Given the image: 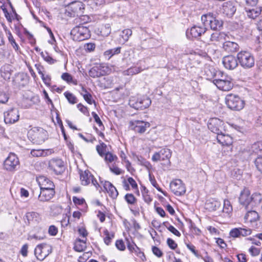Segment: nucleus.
Wrapping results in <instances>:
<instances>
[{
    "label": "nucleus",
    "mask_w": 262,
    "mask_h": 262,
    "mask_svg": "<svg viewBox=\"0 0 262 262\" xmlns=\"http://www.w3.org/2000/svg\"><path fill=\"white\" fill-rule=\"evenodd\" d=\"M247 15L248 17L255 19L258 16L261 12V7H257L256 6L254 7H245Z\"/></svg>",
    "instance_id": "nucleus-22"
},
{
    "label": "nucleus",
    "mask_w": 262,
    "mask_h": 262,
    "mask_svg": "<svg viewBox=\"0 0 262 262\" xmlns=\"http://www.w3.org/2000/svg\"><path fill=\"white\" fill-rule=\"evenodd\" d=\"M92 115L95 122L99 125V126L100 127L102 126L104 128V126L103 125V123H102L101 120H100L99 117L98 116V115L94 112H92Z\"/></svg>",
    "instance_id": "nucleus-60"
},
{
    "label": "nucleus",
    "mask_w": 262,
    "mask_h": 262,
    "mask_svg": "<svg viewBox=\"0 0 262 262\" xmlns=\"http://www.w3.org/2000/svg\"><path fill=\"white\" fill-rule=\"evenodd\" d=\"M130 127L135 132L143 134L145 132L147 128L150 127V124L147 122L137 120L134 122H130Z\"/></svg>",
    "instance_id": "nucleus-17"
},
{
    "label": "nucleus",
    "mask_w": 262,
    "mask_h": 262,
    "mask_svg": "<svg viewBox=\"0 0 262 262\" xmlns=\"http://www.w3.org/2000/svg\"><path fill=\"white\" fill-rule=\"evenodd\" d=\"M104 160L105 161V162H109V163H111L113 161H115L118 159L116 155L113 154L112 153H111L109 151H107L104 154Z\"/></svg>",
    "instance_id": "nucleus-40"
},
{
    "label": "nucleus",
    "mask_w": 262,
    "mask_h": 262,
    "mask_svg": "<svg viewBox=\"0 0 262 262\" xmlns=\"http://www.w3.org/2000/svg\"><path fill=\"white\" fill-rule=\"evenodd\" d=\"M236 7L234 3L228 1L223 4L222 9V12L227 16L232 17L236 11Z\"/></svg>",
    "instance_id": "nucleus-20"
},
{
    "label": "nucleus",
    "mask_w": 262,
    "mask_h": 262,
    "mask_svg": "<svg viewBox=\"0 0 262 262\" xmlns=\"http://www.w3.org/2000/svg\"><path fill=\"white\" fill-rule=\"evenodd\" d=\"M232 210V207L230 202L228 200H225L224 202L223 211L229 213Z\"/></svg>",
    "instance_id": "nucleus-45"
},
{
    "label": "nucleus",
    "mask_w": 262,
    "mask_h": 262,
    "mask_svg": "<svg viewBox=\"0 0 262 262\" xmlns=\"http://www.w3.org/2000/svg\"><path fill=\"white\" fill-rule=\"evenodd\" d=\"M39 183L40 186H45L44 184H46V187L47 188H54V185L53 183L48 178L45 177H40L39 178Z\"/></svg>",
    "instance_id": "nucleus-35"
},
{
    "label": "nucleus",
    "mask_w": 262,
    "mask_h": 262,
    "mask_svg": "<svg viewBox=\"0 0 262 262\" xmlns=\"http://www.w3.org/2000/svg\"><path fill=\"white\" fill-rule=\"evenodd\" d=\"M61 78L63 80L67 81L68 83L72 82V81H73V77H72V76H71V75H70L68 73H63L62 74V75H61Z\"/></svg>",
    "instance_id": "nucleus-56"
},
{
    "label": "nucleus",
    "mask_w": 262,
    "mask_h": 262,
    "mask_svg": "<svg viewBox=\"0 0 262 262\" xmlns=\"http://www.w3.org/2000/svg\"><path fill=\"white\" fill-rule=\"evenodd\" d=\"M104 234L105 235V237L104 238V242L107 245H109L111 243V240L114 237V233H110L107 230H105L103 232Z\"/></svg>",
    "instance_id": "nucleus-39"
},
{
    "label": "nucleus",
    "mask_w": 262,
    "mask_h": 262,
    "mask_svg": "<svg viewBox=\"0 0 262 262\" xmlns=\"http://www.w3.org/2000/svg\"><path fill=\"white\" fill-rule=\"evenodd\" d=\"M70 215H68V214H65V216L63 217L62 220L61 221V223L62 226H67L70 223Z\"/></svg>",
    "instance_id": "nucleus-64"
},
{
    "label": "nucleus",
    "mask_w": 262,
    "mask_h": 262,
    "mask_svg": "<svg viewBox=\"0 0 262 262\" xmlns=\"http://www.w3.org/2000/svg\"><path fill=\"white\" fill-rule=\"evenodd\" d=\"M201 21L206 28L210 27L213 30L220 31L223 27V21L217 19L213 13L203 14L201 16Z\"/></svg>",
    "instance_id": "nucleus-2"
},
{
    "label": "nucleus",
    "mask_w": 262,
    "mask_h": 262,
    "mask_svg": "<svg viewBox=\"0 0 262 262\" xmlns=\"http://www.w3.org/2000/svg\"><path fill=\"white\" fill-rule=\"evenodd\" d=\"M132 35V31L131 29H126L122 30L120 35V36L121 37V38L120 39V42L124 43L125 42L127 41Z\"/></svg>",
    "instance_id": "nucleus-32"
},
{
    "label": "nucleus",
    "mask_w": 262,
    "mask_h": 262,
    "mask_svg": "<svg viewBox=\"0 0 262 262\" xmlns=\"http://www.w3.org/2000/svg\"><path fill=\"white\" fill-rule=\"evenodd\" d=\"M84 48L86 51L91 52L95 50L96 45L92 42L85 43L84 46Z\"/></svg>",
    "instance_id": "nucleus-51"
},
{
    "label": "nucleus",
    "mask_w": 262,
    "mask_h": 262,
    "mask_svg": "<svg viewBox=\"0 0 262 262\" xmlns=\"http://www.w3.org/2000/svg\"><path fill=\"white\" fill-rule=\"evenodd\" d=\"M229 38L228 36L225 35L224 33H221L216 32L215 33H213L211 34L210 37L209 38V41H219L221 40L222 38Z\"/></svg>",
    "instance_id": "nucleus-34"
},
{
    "label": "nucleus",
    "mask_w": 262,
    "mask_h": 262,
    "mask_svg": "<svg viewBox=\"0 0 262 262\" xmlns=\"http://www.w3.org/2000/svg\"><path fill=\"white\" fill-rule=\"evenodd\" d=\"M80 179L82 185H88L91 183V180L93 175L88 170L83 171L79 170Z\"/></svg>",
    "instance_id": "nucleus-24"
},
{
    "label": "nucleus",
    "mask_w": 262,
    "mask_h": 262,
    "mask_svg": "<svg viewBox=\"0 0 262 262\" xmlns=\"http://www.w3.org/2000/svg\"><path fill=\"white\" fill-rule=\"evenodd\" d=\"M45 186H40V193L38 195V200L40 202H48L54 196L55 192L54 188H47L46 184Z\"/></svg>",
    "instance_id": "nucleus-12"
},
{
    "label": "nucleus",
    "mask_w": 262,
    "mask_h": 262,
    "mask_svg": "<svg viewBox=\"0 0 262 262\" xmlns=\"http://www.w3.org/2000/svg\"><path fill=\"white\" fill-rule=\"evenodd\" d=\"M111 32V26L110 24H106L101 28V33L103 36H107Z\"/></svg>",
    "instance_id": "nucleus-43"
},
{
    "label": "nucleus",
    "mask_w": 262,
    "mask_h": 262,
    "mask_svg": "<svg viewBox=\"0 0 262 262\" xmlns=\"http://www.w3.org/2000/svg\"><path fill=\"white\" fill-rule=\"evenodd\" d=\"M152 252L158 257H161L163 255L162 251L156 246L152 247Z\"/></svg>",
    "instance_id": "nucleus-53"
},
{
    "label": "nucleus",
    "mask_w": 262,
    "mask_h": 262,
    "mask_svg": "<svg viewBox=\"0 0 262 262\" xmlns=\"http://www.w3.org/2000/svg\"><path fill=\"white\" fill-rule=\"evenodd\" d=\"M86 248V243H83L80 244L79 242H76L74 246V249L75 251L78 252H81L83 250H84L85 248Z\"/></svg>",
    "instance_id": "nucleus-49"
},
{
    "label": "nucleus",
    "mask_w": 262,
    "mask_h": 262,
    "mask_svg": "<svg viewBox=\"0 0 262 262\" xmlns=\"http://www.w3.org/2000/svg\"><path fill=\"white\" fill-rule=\"evenodd\" d=\"M246 1V7H255L258 2V0H245Z\"/></svg>",
    "instance_id": "nucleus-62"
},
{
    "label": "nucleus",
    "mask_w": 262,
    "mask_h": 262,
    "mask_svg": "<svg viewBox=\"0 0 262 262\" xmlns=\"http://www.w3.org/2000/svg\"><path fill=\"white\" fill-rule=\"evenodd\" d=\"M110 170L111 171L116 175H119L123 173L124 171L122 169H120L115 165H112V166H110Z\"/></svg>",
    "instance_id": "nucleus-48"
},
{
    "label": "nucleus",
    "mask_w": 262,
    "mask_h": 262,
    "mask_svg": "<svg viewBox=\"0 0 262 262\" xmlns=\"http://www.w3.org/2000/svg\"><path fill=\"white\" fill-rule=\"evenodd\" d=\"M126 240L127 241V248L130 251L133 252V250H135V249L140 251L139 248H138L134 243L132 242V243H131L128 238H126Z\"/></svg>",
    "instance_id": "nucleus-50"
},
{
    "label": "nucleus",
    "mask_w": 262,
    "mask_h": 262,
    "mask_svg": "<svg viewBox=\"0 0 262 262\" xmlns=\"http://www.w3.org/2000/svg\"><path fill=\"white\" fill-rule=\"evenodd\" d=\"M29 137L34 143L41 144L48 137L47 130L40 127H34L29 132Z\"/></svg>",
    "instance_id": "nucleus-3"
},
{
    "label": "nucleus",
    "mask_w": 262,
    "mask_h": 262,
    "mask_svg": "<svg viewBox=\"0 0 262 262\" xmlns=\"http://www.w3.org/2000/svg\"><path fill=\"white\" fill-rule=\"evenodd\" d=\"M227 38V37L225 38V41L223 43V49L229 53L237 52L239 48L238 45L235 42L228 40Z\"/></svg>",
    "instance_id": "nucleus-19"
},
{
    "label": "nucleus",
    "mask_w": 262,
    "mask_h": 262,
    "mask_svg": "<svg viewBox=\"0 0 262 262\" xmlns=\"http://www.w3.org/2000/svg\"><path fill=\"white\" fill-rule=\"evenodd\" d=\"M64 95L70 103L74 104L77 102V98L72 93L69 92H66L64 93Z\"/></svg>",
    "instance_id": "nucleus-38"
},
{
    "label": "nucleus",
    "mask_w": 262,
    "mask_h": 262,
    "mask_svg": "<svg viewBox=\"0 0 262 262\" xmlns=\"http://www.w3.org/2000/svg\"><path fill=\"white\" fill-rule=\"evenodd\" d=\"M26 219L27 220L28 224L31 223L36 224L39 222L40 218L39 214L35 212H28L26 214Z\"/></svg>",
    "instance_id": "nucleus-26"
},
{
    "label": "nucleus",
    "mask_w": 262,
    "mask_h": 262,
    "mask_svg": "<svg viewBox=\"0 0 262 262\" xmlns=\"http://www.w3.org/2000/svg\"><path fill=\"white\" fill-rule=\"evenodd\" d=\"M167 244L168 247L172 250H175L178 247L177 244L174 242V240L170 238H167Z\"/></svg>",
    "instance_id": "nucleus-52"
},
{
    "label": "nucleus",
    "mask_w": 262,
    "mask_h": 262,
    "mask_svg": "<svg viewBox=\"0 0 262 262\" xmlns=\"http://www.w3.org/2000/svg\"><path fill=\"white\" fill-rule=\"evenodd\" d=\"M207 209L210 211H215L220 208L221 203L214 199L209 200L206 204Z\"/></svg>",
    "instance_id": "nucleus-33"
},
{
    "label": "nucleus",
    "mask_w": 262,
    "mask_h": 262,
    "mask_svg": "<svg viewBox=\"0 0 262 262\" xmlns=\"http://www.w3.org/2000/svg\"><path fill=\"white\" fill-rule=\"evenodd\" d=\"M167 229L171 233H172L175 235L180 237L181 234L180 232L175 228L173 226L169 225L168 227H167Z\"/></svg>",
    "instance_id": "nucleus-57"
},
{
    "label": "nucleus",
    "mask_w": 262,
    "mask_h": 262,
    "mask_svg": "<svg viewBox=\"0 0 262 262\" xmlns=\"http://www.w3.org/2000/svg\"><path fill=\"white\" fill-rule=\"evenodd\" d=\"M232 80L230 76L222 74L220 78L214 79L213 83L219 89L223 91H229L233 87Z\"/></svg>",
    "instance_id": "nucleus-7"
},
{
    "label": "nucleus",
    "mask_w": 262,
    "mask_h": 262,
    "mask_svg": "<svg viewBox=\"0 0 262 262\" xmlns=\"http://www.w3.org/2000/svg\"><path fill=\"white\" fill-rule=\"evenodd\" d=\"M223 122L216 118H211L208 123V128L213 133L219 135L223 129Z\"/></svg>",
    "instance_id": "nucleus-16"
},
{
    "label": "nucleus",
    "mask_w": 262,
    "mask_h": 262,
    "mask_svg": "<svg viewBox=\"0 0 262 262\" xmlns=\"http://www.w3.org/2000/svg\"><path fill=\"white\" fill-rule=\"evenodd\" d=\"M19 164V161L16 155L10 153L4 162V167L7 171H12L17 169Z\"/></svg>",
    "instance_id": "nucleus-9"
},
{
    "label": "nucleus",
    "mask_w": 262,
    "mask_h": 262,
    "mask_svg": "<svg viewBox=\"0 0 262 262\" xmlns=\"http://www.w3.org/2000/svg\"><path fill=\"white\" fill-rule=\"evenodd\" d=\"M170 188L173 193L178 196L183 195L186 192L185 185L180 179L172 181L170 184Z\"/></svg>",
    "instance_id": "nucleus-14"
},
{
    "label": "nucleus",
    "mask_w": 262,
    "mask_h": 262,
    "mask_svg": "<svg viewBox=\"0 0 262 262\" xmlns=\"http://www.w3.org/2000/svg\"><path fill=\"white\" fill-rule=\"evenodd\" d=\"M171 156V152L168 148H163L158 152H156L152 156L151 159L154 162L158 161L166 160L167 164H170V158Z\"/></svg>",
    "instance_id": "nucleus-13"
},
{
    "label": "nucleus",
    "mask_w": 262,
    "mask_h": 262,
    "mask_svg": "<svg viewBox=\"0 0 262 262\" xmlns=\"http://www.w3.org/2000/svg\"><path fill=\"white\" fill-rule=\"evenodd\" d=\"M140 69L138 67H131L124 72L125 75H133L139 73Z\"/></svg>",
    "instance_id": "nucleus-42"
},
{
    "label": "nucleus",
    "mask_w": 262,
    "mask_h": 262,
    "mask_svg": "<svg viewBox=\"0 0 262 262\" xmlns=\"http://www.w3.org/2000/svg\"><path fill=\"white\" fill-rule=\"evenodd\" d=\"M9 99V97L5 93L0 92V103H5Z\"/></svg>",
    "instance_id": "nucleus-63"
},
{
    "label": "nucleus",
    "mask_w": 262,
    "mask_h": 262,
    "mask_svg": "<svg viewBox=\"0 0 262 262\" xmlns=\"http://www.w3.org/2000/svg\"><path fill=\"white\" fill-rule=\"evenodd\" d=\"M103 187L107 191L110 197L112 199H116L118 195V192L116 187L110 182L105 181Z\"/></svg>",
    "instance_id": "nucleus-23"
},
{
    "label": "nucleus",
    "mask_w": 262,
    "mask_h": 262,
    "mask_svg": "<svg viewBox=\"0 0 262 262\" xmlns=\"http://www.w3.org/2000/svg\"><path fill=\"white\" fill-rule=\"evenodd\" d=\"M207 31V28L202 24V26L194 25L190 30H187L186 32L187 37L191 39L193 38H199L202 34Z\"/></svg>",
    "instance_id": "nucleus-10"
},
{
    "label": "nucleus",
    "mask_w": 262,
    "mask_h": 262,
    "mask_svg": "<svg viewBox=\"0 0 262 262\" xmlns=\"http://www.w3.org/2000/svg\"><path fill=\"white\" fill-rule=\"evenodd\" d=\"M115 245L116 248L120 251H124L125 249V245L122 239L117 240L116 242Z\"/></svg>",
    "instance_id": "nucleus-54"
},
{
    "label": "nucleus",
    "mask_w": 262,
    "mask_h": 262,
    "mask_svg": "<svg viewBox=\"0 0 262 262\" xmlns=\"http://www.w3.org/2000/svg\"><path fill=\"white\" fill-rule=\"evenodd\" d=\"M204 71V75L206 76L207 79H211L216 75V70L210 65H205Z\"/></svg>",
    "instance_id": "nucleus-29"
},
{
    "label": "nucleus",
    "mask_w": 262,
    "mask_h": 262,
    "mask_svg": "<svg viewBox=\"0 0 262 262\" xmlns=\"http://www.w3.org/2000/svg\"><path fill=\"white\" fill-rule=\"evenodd\" d=\"M149 178L152 185L155 187L159 191L162 192L164 195H165V193L163 191L162 189L157 184L156 180L154 177H152L150 173L149 174Z\"/></svg>",
    "instance_id": "nucleus-46"
},
{
    "label": "nucleus",
    "mask_w": 262,
    "mask_h": 262,
    "mask_svg": "<svg viewBox=\"0 0 262 262\" xmlns=\"http://www.w3.org/2000/svg\"><path fill=\"white\" fill-rule=\"evenodd\" d=\"M121 48L120 47L107 50L103 53V56L106 59L109 60L113 56L120 53Z\"/></svg>",
    "instance_id": "nucleus-30"
},
{
    "label": "nucleus",
    "mask_w": 262,
    "mask_h": 262,
    "mask_svg": "<svg viewBox=\"0 0 262 262\" xmlns=\"http://www.w3.org/2000/svg\"><path fill=\"white\" fill-rule=\"evenodd\" d=\"M45 244L38 245L34 250V253L36 258L39 260H43L47 256L46 253H43L42 250L44 249Z\"/></svg>",
    "instance_id": "nucleus-28"
},
{
    "label": "nucleus",
    "mask_w": 262,
    "mask_h": 262,
    "mask_svg": "<svg viewBox=\"0 0 262 262\" xmlns=\"http://www.w3.org/2000/svg\"><path fill=\"white\" fill-rule=\"evenodd\" d=\"M151 101L149 98L143 96L137 98H133L129 100V105L136 110H144L149 106Z\"/></svg>",
    "instance_id": "nucleus-8"
},
{
    "label": "nucleus",
    "mask_w": 262,
    "mask_h": 262,
    "mask_svg": "<svg viewBox=\"0 0 262 262\" xmlns=\"http://www.w3.org/2000/svg\"><path fill=\"white\" fill-rule=\"evenodd\" d=\"M8 40L11 45L13 46V48L15 49V51H17L19 49V46L17 44V43L15 42V39H14L11 33L9 31L8 33Z\"/></svg>",
    "instance_id": "nucleus-47"
},
{
    "label": "nucleus",
    "mask_w": 262,
    "mask_h": 262,
    "mask_svg": "<svg viewBox=\"0 0 262 262\" xmlns=\"http://www.w3.org/2000/svg\"><path fill=\"white\" fill-rule=\"evenodd\" d=\"M249 252L250 253L252 256H256L259 255L260 253V249L255 247L252 246L249 249Z\"/></svg>",
    "instance_id": "nucleus-58"
},
{
    "label": "nucleus",
    "mask_w": 262,
    "mask_h": 262,
    "mask_svg": "<svg viewBox=\"0 0 262 262\" xmlns=\"http://www.w3.org/2000/svg\"><path fill=\"white\" fill-rule=\"evenodd\" d=\"M254 163L256 169L262 173V157H257L255 159Z\"/></svg>",
    "instance_id": "nucleus-44"
},
{
    "label": "nucleus",
    "mask_w": 262,
    "mask_h": 262,
    "mask_svg": "<svg viewBox=\"0 0 262 262\" xmlns=\"http://www.w3.org/2000/svg\"><path fill=\"white\" fill-rule=\"evenodd\" d=\"M225 99L227 106L232 110L240 111L245 106V101L237 95L228 94L226 96Z\"/></svg>",
    "instance_id": "nucleus-5"
},
{
    "label": "nucleus",
    "mask_w": 262,
    "mask_h": 262,
    "mask_svg": "<svg viewBox=\"0 0 262 262\" xmlns=\"http://www.w3.org/2000/svg\"><path fill=\"white\" fill-rule=\"evenodd\" d=\"M218 142L223 145H229L232 143V138L228 135L222 134V132L217 135Z\"/></svg>",
    "instance_id": "nucleus-27"
},
{
    "label": "nucleus",
    "mask_w": 262,
    "mask_h": 262,
    "mask_svg": "<svg viewBox=\"0 0 262 262\" xmlns=\"http://www.w3.org/2000/svg\"><path fill=\"white\" fill-rule=\"evenodd\" d=\"M230 235L233 237H238L241 236L239 228L232 229L230 232Z\"/></svg>",
    "instance_id": "nucleus-55"
},
{
    "label": "nucleus",
    "mask_w": 262,
    "mask_h": 262,
    "mask_svg": "<svg viewBox=\"0 0 262 262\" xmlns=\"http://www.w3.org/2000/svg\"><path fill=\"white\" fill-rule=\"evenodd\" d=\"M71 35L73 40L81 41L90 38L91 32L88 27L79 25L72 29Z\"/></svg>",
    "instance_id": "nucleus-4"
},
{
    "label": "nucleus",
    "mask_w": 262,
    "mask_h": 262,
    "mask_svg": "<svg viewBox=\"0 0 262 262\" xmlns=\"http://www.w3.org/2000/svg\"><path fill=\"white\" fill-rule=\"evenodd\" d=\"M19 112L16 108H12L4 113V121L6 124H12L19 120Z\"/></svg>",
    "instance_id": "nucleus-15"
},
{
    "label": "nucleus",
    "mask_w": 262,
    "mask_h": 262,
    "mask_svg": "<svg viewBox=\"0 0 262 262\" xmlns=\"http://www.w3.org/2000/svg\"><path fill=\"white\" fill-rule=\"evenodd\" d=\"M237 57L233 55H227L224 56L222 59V63L224 67L230 70L236 68L238 66Z\"/></svg>",
    "instance_id": "nucleus-18"
},
{
    "label": "nucleus",
    "mask_w": 262,
    "mask_h": 262,
    "mask_svg": "<svg viewBox=\"0 0 262 262\" xmlns=\"http://www.w3.org/2000/svg\"><path fill=\"white\" fill-rule=\"evenodd\" d=\"M237 59L239 65L245 69L251 68L254 66V58L249 52L242 51L238 53Z\"/></svg>",
    "instance_id": "nucleus-6"
},
{
    "label": "nucleus",
    "mask_w": 262,
    "mask_h": 262,
    "mask_svg": "<svg viewBox=\"0 0 262 262\" xmlns=\"http://www.w3.org/2000/svg\"><path fill=\"white\" fill-rule=\"evenodd\" d=\"M49 150H41V149H32L31 151V154L33 157H45L48 155V152Z\"/></svg>",
    "instance_id": "nucleus-37"
},
{
    "label": "nucleus",
    "mask_w": 262,
    "mask_h": 262,
    "mask_svg": "<svg viewBox=\"0 0 262 262\" xmlns=\"http://www.w3.org/2000/svg\"><path fill=\"white\" fill-rule=\"evenodd\" d=\"M48 232L50 235L55 236L58 232V229L54 225H51L49 228Z\"/></svg>",
    "instance_id": "nucleus-59"
},
{
    "label": "nucleus",
    "mask_w": 262,
    "mask_h": 262,
    "mask_svg": "<svg viewBox=\"0 0 262 262\" xmlns=\"http://www.w3.org/2000/svg\"><path fill=\"white\" fill-rule=\"evenodd\" d=\"M251 151L258 157H262V142L258 141L251 145Z\"/></svg>",
    "instance_id": "nucleus-31"
},
{
    "label": "nucleus",
    "mask_w": 262,
    "mask_h": 262,
    "mask_svg": "<svg viewBox=\"0 0 262 262\" xmlns=\"http://www.w3.org/2000/svg\"><path fill=\"white\" fill-rule=\"evenodd\" d=\"M104 68L101 65L95 66L89 71V75L93 78L102 76L106 73L105 70H104Z\"/></svg>",
    "instance_id": "nucleus-21"
},
{
    "label": "nucleus",
    "mask_w": 262,
    "mask_h": 262,
    "mask_svg": "<svg viewBox=\"0 0 262 262\" xmlns=\"http://www.w3.org/2000/svg\"><path fill=\"white\" fill-rule=\"evenodd\" d=\"M259 217V215L256 211L249 210L246 214L244 219L246 222L252 223L257 221Z\"/></svg>",
    "instance_id": "nucleus-25"
},
{
    "label": "nucleus",
    "mask_w": 262,
    "mask_h": 262,
    "mask_svg": "<svg viewBox=\"0 0 262 262\" xmlns=\"http://www.w3.org/2000/svg\"><path fill=\"white\" fill-rule=\"evenodd\" d=\"M82 92L81 93V95L83 96L84 99L89 104H92L93 103H95V101L92 100V96L91 94L83 87L82 88Z\"/></svg>",
    "instance_id": "nucleus-36"
},
{
    "label": "nucleus",
    "mask_w": 262,
    "mask_h": 262,
    "mask_svg": "<svg viewBox=\"0 0 262 262\" xmlns=\"http://www.w3.org/2000/svg\"><path fill=\"white\" fill-rule=\"evenodd\" d=\"M240 230V235L241 236H246L247 235H250L251 233V230L250 229H245V228H239Z\"/></svg>",
    "instance_id": "nucleus-61"
},
{
    "label": "nucleus",
    "mask_w": 262,
    "mask_h": 262,
    "mask_svg": "<svg viewBox=\"0 0 262 262\" xmlns=\"http://www.w3.org/2000/svg\"><path fill=\"white\" fill-rule=\"evenodd\" d=\"M125 200L129 205H134L137 202V199L132 193H127L124 196Z\"/></svg>",
    "instance_id": "nucleus-41"
},
{
    "label": "nucleus",
    "mask_w": 262,
    "mask_h": 262,
    "mask_svg": "<svg viewBox=\"0 0 262 262\" xmlns=\"http://www.w3.org/2000/svg\"><path fill=\"white\" fill-rule=\"evenodd\" d=\"M238 200L239 203L245 206L246 209L248 210L249 208H252L259 204L262 198L258 193H254L251 195L249 190L245 188L241 192Z\"/></svg>",
    "instance_id": "nucleus-1"
},
{
    "label": "nucleus",
    "mask_w": 262,
    "mask_h": 262,
    "mask_svg": "<svg viewBox=\"0 0 262 262\" xmlns=\"http://www.w3.org/2000/svg\"><path fill=\"white\" fill-rule=\"evenodd\" d=\"M48 167L50 170L57 175L61 174L65 170L63 162L59 159H52L50 160Z\"/></svg>",
    "instance_id": "nucleus-11"
}]
</instances>
